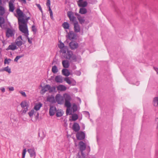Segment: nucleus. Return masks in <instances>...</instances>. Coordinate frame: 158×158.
Wrapping results in <instances>:
<instances>
[{"label":"nucleus","mask_w":158,"mask_h":158,"mask_svg":"<svg viewBox=\"0 0 158 158\" xmlns=\"http://www.w3.org/2000/svg\"><path fill=\"white\" fill-rule=\"evenodd\" d=\"M61 52L64 54V57L66 59L70 60L75 62L77 61V57L75 55L73 54L72 51L68 50L67 47L62 48Z\"/></svg>","instance_id":"obj_1"},{"label":"nucleus","mask_w":158,"mask_h":158,"mask_svg":"<svg viewBox=\"0 0 158 158\" xmlns=\"http://www.w3.org/2000/svg\"><path fill=\"white\" fill-rule=\"evenodd\" d=\"M30 19V17H28L25 19L24 18H19L18 24L20 31L27 30L28 29L27 24L28 20Z\"/></svg>","instance_id":"obj_2"},{"label":"nucleus","mask_w":158,"mask_h":158,"mask_svg":"<svg viewBox=\"0 0 158 158\" xmlns=\"http://www.w3.org/2000/svg\"><path fill=\"white\" fill-rule=\"evenodd\" d=\"M65 31L68 34L66 35V37L68 38L69 40H74L76 39L77 34L73 31H70L69 32L67 30H66Z\"/></svg>","instance_id":"obj_3"},{"label":"nucleus","mask_w":158,"mask_h":158,"mask_svg":"<svg viewBox=\"0 0 158 158\" xmlns=\"http://www.w3.org/2000/svg\"><path fill=\"white\" fill-rule=\"evenodd\" d=\"M65 106L67 108H70L71 106L70 101L71 100V96L68 94H65Z\"/></svg>","instance_id":"obj_4"},{"label":"nucleus","mask_w":158,"mask_h":158,"mask_svg":"<svg viewBox=\"0 0 158 158\" xmlns=\"http://www.w3.org/2000/svg\"><path fill=\"white\" fill-rule=\"evenodd\" d=\"M15 31L14 29L8 28L6 32V36L7 38L13 37L14 36Z\"/></svg>","instance_id":"obj_5"},{"label":"nucleus","mask_w":158,"mask_h":158,"mask_svg":"<svg viewBox=\"0 0 158 158\" xmlns=\"http://www.w3.org/2000/svg\"><path fill=\"white\" fill-rule=\"evenodd\" d=\"M79 148L81 152V154L83 156L84 154L83 152L85 150L86 148L85 143L82 141H81L79 142Z\"/></svg>","instance_id":"obj_6"},{"label":"nucleus","mask_w":158,"mask_h":158,"mask_svg":"<svg viewBox=\"0 0 158 158\" xmlns=\"http://www.w3.org/2000/svg\"><path fill=\"white\" fill-rule=\"evenodd\" d=\"M76 137L79 140H82L84 139L85 137V133L81 131L78 132L76 134Z\"/></svg>","instance_id":"obj_7"},{"label":"nucleus","mask_w":158,"mask_h":158,"mask_svg":"<svg viewBox=\"0 0 158 158\" xmlns=\"http://www.w3.org/2000/svg\"><path fill=\"white\" fill-rule=\"evenodd\" d=\"M77 4L79 7L85 8L88 5V3L86 1H83V0H78L77 2Z\"/></svg>","instance_id":"obj_8"},{"label":"nucleus","mask_w":158,"mask_h":158,"mask_svg":"<svg viewBox=\"0 0 158 158\" xmlns=\"http://www.w3.org/2000/svg\"><path fill=\"white\" fill-rule=\"evenodd\" d=\"M78 44L75 41H72L69 44V46L72 50H74L78 47Z\"/></svg>","instance_id":"obj_9"},{"label":"nucleus","mask_w":158,"mask_h":158,"mask_svg":"<svg viewBox=\"0 0 158 158\" xmlns=\"http://www.w3.org/2000/svg\"><path fill=\"white\" fill-rule=\"evenodd\" d=\"M75 15L77 17L79 23L81 24H82L84 23L85 21V20L84 19V17H82L80 15L77 13H75Z\"/></svg>","instance_id":"obj_10"},{"label":"nucleus","mask_w":158,"mask_h":158,"mask_svg":"<svg viewBox=\"0 0 158 158\" xmlns=\"http://www.w3.org/2000/svg\"><path fill=\"white\" fill-rule=\"evenodd\" d=\"M47 2L46 3V6L48 7V10L49 11L50 16L51 19L53 18V14L52 10L51 8V1L50 0H47Z\"/></svg>","instance_id":"obj_11"},{"label":"nucleus","mask_w":158,"mask_h":158,"mask_svg":"<svg viewBox=\"0 0 158 158\" xmlns=\"http://www.w3.org/2000/svg\"><path fill=\"white\" fill-rule=\"evenodd\" d=\"M67 16L70 21L74 22L76 17L73 15V13L71 11H69L67 13Z\"/></svg>","instance_id":"obj_12"},{"label":"nucleus","mask_w":158,"mask_h":158,"mask_svg":"<svg viewBox=\"0 0 158 158\" xmlns=\"http://www.w3.org/2000/svg\"><path fill=\"white\" fill-rule=\"evenodd\" d=\"M74 26V31L76 33H78L80 31V28L79 25L77 21H76L73 24Z\"/></svg>","instance_id":"obj_13"},{"label":"nucleus","mask_w":158,"mask_h":158,"mask_svg":"<svg viewBox=\"0 0 158 158\" xmlns=\"http://www.w3.org/2000/svg\"><path fill=\"white\" fill-rule=\"evenodd\" d=\"M20 31L25 34V35L29 43L30 44H32V42L31 40L28 37L29 31L28 30H22Z\"/></svg>","instance_id":"obj_14"},{"label":"nucleus","mask_w":158,"mask_h":158,"mask_svg":"<svg viewBox=\"0 0 158 158\" xmlns=\"http://www.w3.org/2000/svg\"><path fill=\"white\" fill-rule=\"evenodd\" d=\"M28 152L29 153L30 156L31 157H35L36 153L34 148H30L28 149Z\"/></svg>","instance_id":"obj_15"},{"label":"nucleus","mask_w":158,"mask_h":158,"mask_svg":"<svg viewBox=\"0 0 158 158\" xmlns=\"http://www.w3.org/2000/svg\"><path fill=\"white\" fill-rule=\"evenodd\" d=\"M55 98L58 104H61L63 100V97H61L59 94H57L56 95Z\"/></svg>","instance_id":"obj_16"},{"label":"nucleus","mask_w":158,"mask_h":158,"mask_svg":"<svg viewBox=\"0 0 158 158\" xmlns=\"http://www.w3.org/2000/svg\"><path fill=\"white\" fill-rule=\"evenodd\" d=\"M16 12L19 16L21 18H23L25 17L24 14L23 13V11L21 10L19 8H17L16 9Z\"/></svg>","instance_id":"obj_17"},{"label":"nucleus","mask_w":158,"mask_h":158,"mask_svg":"<svg viewBox=\"0 0 158 158\" xmlns=\"http://www.w3.org/2000/svg\"><path fill=\"white\" fill-rule=\"evenodd\" d=\"M56 108L55 107L51 106L49 109V114L50 116L54 115L56 111Z\"/></svg>","instance_id":"obj_18"},{"label":"nucleus","mask_w":158,"mask_h":158,"mask_svg":"<svg viewBox=\"0 0 158 158\" xmlns=\"http://www.w3.org/2000/svg\"><path fill=\"white\" fill-rule=\"evenodd\" d=\"M72 127L73 130L76 132L78 131L80 129L79 125L77 123H74Z\"/></svg>","instance_id":"obj_19"},{"label":"nucleus","mask_w":158,"mask_h":158,"mask_svg":"<svg viewBox=\"0 0 158 158\" xmlns=\"http://www.w3.org/2000/svg\"><path fill=\"white\" fill-rule=\"evenodd\" d=\"M18 48L16 44H11L10 45L8 48L6 49V50H10L12 51L15 50Z\"/></svg>","instance_id":"obj_20"},{"label":"nucleus","mask_w":158,"mask_h":158,"mask_svg":"<svg viewBox=\"0 0 158 158\" xmlns=\"http://www.w3.org/2000/svg\"><path fill=\"white\" fill-rule=\"evenodd\" d=\"M63 67L65 68H69V61L67 60H64L62 61Z\"/></svg>","instance_id":"obj_21"},{"label":"nucleus","mask_w":158,"mask_h":158,"mask_svg":"<svg viewBox=\"0 0 158 158\" xmlns=\"http://www.w3.org/2000/svg\"><path fill=\"white\" fill-rule=\"evenodd\" d=\"M45 87L47 88L48 89V90L49 92H52L53 91H55L56 89V88L55 86L51 87V86L49 85H46Z\"/></svg>","instance_id":"obj_22"},{"label":"nucleus","mask_w":158,"mask_h":158,"mask_svg":"<svg viewBox=\"0 0 158 158\" xmlns=\"http://www.w3.org/2000/svg\"><path fill=\"white\" fill-rule=\"evenodd\" d=\"M55 81L57 83H62L63 82V78L61 76L58 75L55 78Z\"/></svg>","instance_id":"obj_23"},{"label":"nucleus","mask_w":158,"mask_h":158,"mask_svg":"<svg viewBox=\"0 0 158 158\" xmlns=\"http://www.w3.org/2000/svg\"><path fill=\"white\" fill-rule=\"evenodd\" d=\"M62 74L66 77H68L70 74V72L69 70L67 69H64L62 70Z\"/></svg>","instance_id":"obj_24"},{"label":"nucleus","mask_w":158,"mask_h":158,"mask_svg":"<svg viewBox=\"0 0 158 158\" xmlns=\"http://www.w3.org/2000/svg\"><path fill=\"white\" fill-rule=\"evenodd\" d=\"M57 89L61 91H64L66 89V86L62 85H59L57 87Z\"/></svg>","instance_id":"obj_25"},{"label":"nucleus","mask_w":158,"mask_h":158,"mask_svg":"<svg viewBox=\"0 0 158 158\" xmlns=\"http://www.w3.org/2000/svg\"><path fill=\"white\" fill-rule=\"evenodd\" d=\"M62 26L64 28V29H69V28L70 24H69L67 22H65L63 23L62 24Z\"/></svg>","instance_id":"obj_26"},{"label":"nucleus","mask_w":158,"mask_h":158,"mask_svg":"<svg viewBox=\"0 0 158 158\" xmlns=\"http://www.w3.org/2000/svg\"><path fill=\"white\" fill-rule=\"evenodd\" d=\"M47 100V101L49 102L52 103H55L56 102L54 97L52 96L48 97Z\"/></svg>","instance_id":"obj_27"},{"label":"nucleus","mask_w":158,"mask_h":158,"mask_svg":"<svg viewBox=\"0 0 158 158\" xmlns=\"http://www.w3.org/2000/svg\"><path fill=\"white\" fill-rule=\"evenodd\" d=\"M87 12V10L85 8L81 7L79 10V13L82 15L86 14Z\"/></svg>","instance_id":"obj_28"},{"label":"nucleus","mask_w":158,"mask_h":158,"mask_svg":"<svg viewBox=\"0 0 158 158\" xmlns=\"http://www.w3.org/2000/svg\"><path fill=\"white\" fill-rule=\"evenodd\" d=\"M153 103L154 106L156 107L158 106V97H156L154 98Z\"/></svg>","instance_id":"obj_29"},{"label":"nucleus","mask_w":158,"mask_h":158,"mask_svg":"<svg viewBox=\"0 0 158 158\" xmlns=\"http://www.w3.org/2000/svg\"><path fill=\"white\" fill-rule=\"evenodd\" d=\"M20 105L22 108H24L25 107L29 106V105L26 101H22L20 104Z\"/></svg>","instance_id":"obj_30"},{"label":"nucleus","mask_w":158,"mask_h":158,"mask_svg":"<svg viewBox=\"0 0 158 158\" xmlns=\"http://www.w3.org/2000/svg\"><path fill=\"white\" fill-rule=\"evenodd\" d=\"M42 104L39 102V104H36L34 107V109L36 111H38L40 109V108L42 106Z\"/></svg>","instance_id":"obj_31"},{"label":"nucleus","mask_w":158,"mask_h":158,"mask_svg":"<svg viewBox=\"0 0 158 158\" xmlns=\"http://www.w3.org/2000/svg\"><path fill=\"white\" fill-rule=\"evenodd\" d=\"M9 11L11 12H13L15 9V6L14 4H9Z\"/></svg>","instance_id":"obj_32"},{"label":"nucleus","mask_w":158,"mask_h":158,"mask_svg":"<svg viewBox=\"0 0 158 158\" xmlns=\"http://www.w3.org/2000/svg\"><path fill=\"white\" fill-rule=\"evenodd\" d=\"M5 10L3 6H0V16H2L5 13Z\"/></svg>","instance_id":"obj_33"},{"label":"nucleus","mask_w":158,"mask_h":158,"mask_svg":"<svg viewBox=\"0 0 158 158\" xmlns=\"http://www.w3.org/2000/svg\"><path fill=\"white\" fill-rule=\"evenodd\" d=\"M52 72L54 73H57L58 71V69L57 67L55 65L52 67Z\"/></svg>","instance_id":"obj_34"},{"label":"nucleus","mask_w":158,"mask_h":158,"mask_svg":"<svg viewBox=\"0 0 158 158\" xmlns=\"http://www.w3.org/2000/svg\"><path fill=\"white\" fill-rule=\"evenodd\" d=\"M5 23L4 18L2 16H0V27H2V24Z\"/></svg>","instance_id":"obj_35"},{"label":"nucleus","mask_w":158,"mask_h":158,"mask_svg":"<svg viewBox=\"0 0 158 158\" xmlns=\"http://www.w3.org/2000/svg\"><path fill=\"white\" fill-rule=\"evenodd\" d=\"M78 115L76 114H74L72 115V120L73 121H76L78 119Z\"/></svg>","instance_id":"obj_36"},{"label":"nucleus","mask_w":158,"mask_h":158,"mask_svg":"<svg viewBox=\"0 0 158 158\" xmlns=\"http://www.w3.org/2000/svg\"><path fill=\"white\" fill-rule=\"evenodd\" d=\"M24 56V54H21L20 55L17 56L14 59V61L15 62H17L18 60H19L20 58L23 57Z\"/></svg>","instance_id":"obj_37"},{"label":"nucleus","mask_w":158,"mask_h":158,"mask_svg":"<svg viewBox=\"0 0 158 158\" xmlns=\"http://www.w3.org/2000/svg\"><path fill=\"white\" fill-rule=\"evenodd\" d=\"M15 43L19 47H20L23 44L22 40H16Z\"/></svg>","instance_id":"obj_38"},{"label":"nucleus","mask_w":158,"mask_h":158,"mask_svg":"<svg viewBox=\"0 0 158 158\" xmlns=\"http://www.w3.org/2000/svg\"><path fill=\"white\" fill-rule=\"evenodd\" d=\"M73 112L74 113L76 112L77 110V105L75 104L74 103L73 106Z\"/></svg>","instance_id":"obj_39"},{"label":"nucleus","mask_w":158,"mask_h":158,"mask_svg":"<svg viewBox=\"0 0 158 158\" xmlns=\"http://www.w3.org/2000/svg\"><path fill=\"white\" fill-rule=\"evenodd\" d=\"M11 61V59L10 58L7 59L6 58L4 60V63L5 64H9Z\"/></svg>","instance_id":"obj_40"},{"label":"nucleus","mask_w":158,"mask_h":158,"mask_svg":"<svg viewBox=\"0 0 158 158\" xmlns=\"http://www.w3.org/2000/svg\"><path fill=\"white\" fill-rule=\"evenodd\" d=\"M36 5L38 7V8L39 9V10L42 13V16H43V11L42 10V8L40 4H36Z\"/></svg>","instance_id":"obj_41"},{"label":"nucleus","mask_w":158,"mask_h":158,"mask_svg":"<svg viewBox=\"0 0 158 158\" xmlns=\"http://www.w3.org/2000/svg\"><path fill=\"white\" fill-rule=\"evenodd\" d=\"M31 29L32 31L33 32L34 34H35L36 33L37 31V29L35 28V26L34 25H33L31 27Z\"/></svg>","instance_id":"obj_42"},{"label":"nucleus","mask_w":158,"mask_h":158,"mask_svg":"<svg viewBox=\"0 0 158 158\" xmlns=\"http://www.w3.org/2000/svg\"><path fill=\"white\" fill-rule=\"evenodd\" d=\"M88 2L89 4H94L95 3L97 2L96 0H88Z\"/></svg>","instance_id":"obj_43"},{"label":"nucleus","mask_w":158,"mask_h":158,"mask_svg":"<svg viewBox=\"0 0 158 158\" xmlns=\"http://www.w3.org/2000/svg\"><path fill=\"white\" fill-rule=\"evenodd\" d=\"M35 112L33 110H31L30 111L28 112V114L29 115V116L31 117L33 116V114H34Z\"/></svg>","instance_id":"obj_44"},{"label":"nucleus","mask_w":158,"mask_h":158,"mask_svg":"<svg viewBox=\"0 0 158 158\" xmlns=\"http://www.w3.org/2000/svg\"><path fill=\"white\" fill-rule=\"evenodd\" d=\"M64 80L69 84H71V81L69 79L68 77H66L64 79Z\"/></svg>","instance_id":"obj_45"},{"label":"nucleus","mask_w":158,"mask_h":158,"mask_svg":"<svg viewBox=\"0 0 158 158\" xmlns=\"http://www.w3.org/2000/svg\"><path fill=\"white\" fill-rule=\"evenodd\" d=\"M8 66L4 67L5 70L8 73H11V69L10 68H9Z\"/></svg>","instance_id":"obj_46"},{"label":"nucleus","mask_w":158,"mask_h":158,"mask_svg":"<svg viewBox=\"0 0 158 158\" xmlns=\"http://www.w3.org/2000/svg\"><path fill=\"white\" fill-rule=\"evenodd\" d=\"M34 114L35 116L36 120L37 119H38V118H39V113L38 112L35 111V112Z\"/></svg>","instance_id":"obj_47"},{"label":"nucleus","mask_w":158,"mask_h":158,"mask_svg":"<svg viewBox=\"0 0 158 158\" xmlns=\"http://www.w3.org/2000/svg\"><path fill=\"white\" fill-rule=\"evenodd\" d=\"M66 114L67 115H71L72 114L71 112H70V108H67L66 110Z\"/></svg>","instance_id":"obj_48"},{"label":"nucleus","mask_w":158,"mask_h":158,"mask_svg":"<svg viewBox=\"0 0 158 158\" xmlns=\"http://www.w3.org/2000/svg\"><path fill=\"white\" fill-rule=\"evenodd\" d=\"M63 114L61 111H57L56 114L57 117H60Z\"/></svg>","instance_id":"obj_49"},{"label":"nucleus","mask_w":158,"mask_h":158,"mask_svg":"<svg viewBox=\"0 0 158 158\" xmlns=\"http://www.w3.org/2000/svg\"><path fill=\"white\" fill-rule=\"evenodd\" d=\"M76 83V81L74 79H72L71 81V84L70 85H75Z\"/></svg>","instance_id":"obj_50"},{"label":"nucleus","mask_w":158,"mask_h":158,"mask_svg":"<svg viewBox=\"0 0 158 158\" xmlns=\"http://www.w3.org/2000/svg\"><path fill=\"white\" fill-rule=\"evenodd\" d=\"M46 85L44 86V87H43L42 90L43 91L44 93H45L48 90V89L47 88L45 87Z\"/></svg>","instance_id":"obj_51"},{"label":"nucleus","mask_w":158,"mask_h":158,"mask_svg":"<svg viewBox=\"0 0 158 158\" xmlns=\"http://www.w3.org/2000/svg\"><path fill=\"white\" fill-rule=\"evenodd\" d=\"M114 10H115V11L116 12H117V13L118 14H119L120 13V12L119 10L118 9V7H116L115 6H114Z\"/></svg>","instance_id":"obj_52"},{"label":"nucleus","mask_w":158,"mask_h":158,"mask_svg":"<svg viewBox=\"0 0 158 158\" xmlns=\"http://www.w3.org/2000/svg\"><path fill=\"white\" fill-rule=\"evenodd\" d=\"M59 47L60 48H63L65 47L64 44L63 43L61 42L60 43V45L59 46Z\"/></svg>","instance_id":"obj_53"},{"label":"nucleus","mask_w":158,"mask_h":158,"mask_svg":"<svg viewBox=\"0 0 158 158\" xmlns=\"http://www.w3.org/2000/svg\"><path fill=\"white\" fill-rule=\"evenodd\" d=\"M74 73L77 76H80L81 74V72L79 71H75Z\"/></svg>","instance_id":"obj_54"},{"label":"nucleus","mask_w":158,"mask_h":158,"mask_svg":"<svg viewBox=\"0 0 158 158\" xmlns=\"http://www.w3.org/2000/svg\"><path fill=\"white\" fill-rule=\"evenodd\" d=\"M29 107H26L24 108V110H23L22 112L23 113L25 114L26 113L27 111L28 110V108Z\"/></svg>","instance_id":"obj_55"},{"label":"nucleus","mask_w":158,"mask_h":158,"mask_svg":"<svg viewBox=\"0 0 158 158\" xmlns=\"http://www.w3.org/2000/svg\"><path fill=\"white\" fill-rule=\"evenodd\" d=\"M19 93L21 94L23 96L25 97H26L27 95H26L25 93L24 92H23V91H19Z\"/></svg>","instance_id":"obj_56"},{"label":"nucleus","mask_w":158,"mask_h":158,"mask_svg":"<svg viewBox=\"0 0 158 158\" xmlns=\"http://www.w3.org/2000/svg\"><path fill=\"white\" fill-rule=\"evenodd\" d=\"M18 1L24 4H26L27 3V0H18Z\"/></svg>","instance_id":"obj_57"},{"label":"nucleus","mask_w":158,"mask_h":158,"mask_svg":"<svg viewBox=\"0 0 158 158\" xmlns=\"http://www.w3.org/2000/svg\"><path fill=\"white\" fill-rule=\"evenodd\" d=\"M15 2V0H10L9 2V4H14V3Z\"/></svg>","instance_id":"obj_58"},{"label":"nucleus","mask_w":158,"mask_h":158,"mask_svg":"<svg viewBox=\"0 0 158 158\" xmlns=\"http://www.w3.org/2000/svg\"><path fill=\"white\" fill-rule=\"evenodd\" d=\"M27 150L26 148H24L22 152V155H25Z\"/></svg>","instance_id":"obj_59"},{"label":"nucleus","mask_w":158,"mask_h":158,"mask_svg":"<svg viewBox=\"0 0 158 158\" xmlns=\"http://www.w3.org/2000/svg\"><path fill=\"white\" fill-rule=\"evenodd\" d=\"M22 40L23 39L22 38V37L21 35H19L16 39V40Z\"/></svg>","instance_id":"obj_60"},{"label":"nucleus","mask_w":158,"mask_h":158,"mask_svg":"<svg viewBox=\"0 0 158 158\" xmlns=\"http://www.w3.org/2000/svg\"><path fill=\"white\" fill-rule=\"evenodd\" d=\"M14 90V88L13 87H11L9 88L10 91H13Z\"/></svg>","instance_id":"obj_61"},{"label":"nucleus","mask_w":158,"mask_h":158,"mask_svg":"<svg viewBox=\"0 0 158 158\" xmlns=\"http://www.w3.org/2000/svg\"><path fill=\"white\" fill-rule=\"evenodd\" d=\"M154 70L156 71L157 73H158V68L157 67H154Z\"/></svg>","instance_id":"obj_62"},{"label":"nucleus","mask_w":158,"mask_h":158,"mask_svg":"<svg viewBox=\"0 0 158 158\" xmlns=\"http://www.w3.org/2000/svg\"><path fill=\"white\" fill-rule=\"evenodd\" d=\"M84 113H85V114H87L89 116H90V114L88 112V111H84Z\"/></svg>","instance_id":"obj_63"},{"label":"nucleus","mask_w":158,"mask_h":158,"mask_svg":"<svg viewBox=\"0 0 158 158\" xmlns=\"http://www.w3.org/2000/svg\"><path fill=\"white\" fill-rule=\"evenodd\" d=\"M1 90L2 92H5V89L4 88H2L1 89Z\"/></svg>","instance_id":"obj_64"}]
</instances>
